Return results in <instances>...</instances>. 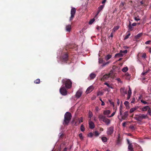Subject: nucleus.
I'll use <instances>...</instances> for the list:
<instances>
[{"label": "nucleus", "instance_id": "37998d69", "mask_svg": "<svg viewBox=\"0 0 151 151\" xmlns=\"http://www.w3.org/2000/svg\"><path fill=\"white\" fill-rule=\"evenodd\" d=\"M117 144L118 145H120L121 144V141L120 139H117Z\"/></svg>", "mask_w": 151, "mask_h": 151}, {"label": "nucleus", "instance_id": "c85d7f7f", "mask_svg": "<svg viewBox=\"0 0 151 151\" xmlns=\"http://www.w3.org/2000/svg\"><path fill=\"white\" fill-rule=\"evenodd\" d=\"M128 70V68L127 67H125L123 68L122 69V71L124 72H126Z\"/></svg>", "mask_w": 151, "mask_h": 151}, {"label": "nucleus", "instance_id": "c9c22d12", "mask_svg": "<svg viewBox=\"0 0 151 151\" xmlns=\"http://www.w3.org/2000/svg\"><path fill=\"white\" fill-rule=\"evenodd\" d=\"M129 128L132 130H134L136 128V127L134 126L131 125L129 127Z\"/></svg>", "mask_w": 151, "mask_h": 151}, {"label": "nucleus", "instance_id": "e433bc0d", "mask_svg": "<svg viewBox=\"0 0 151 151\" xmlns=\"http://www.w3.org/2000/svg\"><path fill=\"white\" fill-rule=\"evenodd\" d=\"M103 95V93L101 91H99L97 93V96H102Z\"/></svg>", "mask_w": 151, "mask_h": 151}, {"label": "nucleus", "instance_id": "c03bdc74", "mask_svg": "<svg viewBox=\"0 0 151 151\" xmlns=\"http://www.w3.org/2000/svg\"><path fill=\"white\" fill-rule=\"evenodd\" d=\"M88 136L89 137H92L93 136V134L92 132H90L88 134Z\"/></svg>", "mask_w": 151, "mask_h": 151}, {"label": "nucleus", "instance_id": "603ef678", "mask_svg": "<svg viewBox=\"0 0 151 151\" xmlns=\"http://www.w3.org/2000/svg\"><path fill=\"white\" fill-rule=\"evenodd\" d=\"M116 80L117 81L119 82H120V83H122V81H121V80L120 78H118L116 79Z\"/></svg>", "mask_w": 151, "mask_h": 151}, {"label": "nucleus", "instance_id": "f704fd0d", "mask_svg": "<svg viewBox=\"0 0 151 151\" xmlns=\"http://www.w3.org/2000/svg\"><path fill=\"white\" fill-rule=\"evenodd\" d=\"M119 28V27L118 26H115L114 27V28L113 29V31L114 32H115Z\"/></svg>", "mask_w": 151, "mask_h": 151}, {"label": "nucleus", "instance_id": "69168bd1", "mask_svg": "<svg viewBox=\"0 0 151 151\" xmlns=\"http://www.w3.org/2000/svg\"><path fill=\"white\" fill-rule=\"evenodd\" d=\"M147 72H143L142 73V75L143 76H145L147 74Z\"/></svg>", "mask_w": 151, "mask_h": 151}, {"label": "nucleus", "instance_id": "412c9836", "mask_svg": "<svg viewBox=\"0 0 151 151\" xmlns=\"http://www.w3.org/2000/svg\"><path fill=\"white\" fill-rule=\"evenodd\" d=\"M123 55L120 52L119 53L116 54L115 55V58L116 57H123Z\"/></svg>", "mask_w": 151, "mask_h": 151}, {"label": "nucleus", "instance_id": "1a4fd4ad", "mask_svg": "<svg viewBox=\"0 0 151 151\" xmlns=\"http://www.w3.org/2000/svg\"><path fill=\"white\" fill-rule=\"evenodd\" d=\"M109 77H111L112 78H114L115 77V73H114V70H112L109 73Z\"/></svg>", "mask_w": 151, "mask_h": 151}, {"label": "nucleus", "instance_id": "49530a36", "mask_svg": "<svg viewBox=\"0 0 151 151\" xmlns=\"http://www.w3.org/2000/svg\"><path fill=\"white\" fill-rule=\"evenodd\" d=\"M79 136L81 139H83V137L82 136V134L81 133L79 134Z\"/></svg>", "mask_w": 151, "mask_h": 151}, {"label": "nucleus", "instance_id": "774afa93", "mask_svg": "<svg viewBox=\"0 0 151 151\" xmlns=\"http://www.w3.org/2000/svg\"><path fill=\"white\" fill-rule=\"evenodd\" d=\"M68 148L67 147H65L64 149L63 150V151H67Z\"/></svg>", "mask_w": 151, "mask_h": 151}, {"label": "nucleus", "instance_id": "bf43d9fd", "mask_svg": "<svg viewBox=\"0 0 151 151\" xmlns=\"http://www.w3.org/2000/svg\"><path fill=\"white\" fill-rule=\"evenodd\" d=\"M113 36H114V33L113 32H112L110 36V37H111V38L112 39V38H113Z\"/></svg>", "mask_w": 151, "mask_h": 151}, {"label": "nucleus", "instance_id": "338daca9", "mask_svg": "<svg viewBox=\"0 0 151 151\" xmlns=\"http://www.w3.org/2000/svg\"><path fill=\"white\" fill-rule=\"evenodd\" d=\"M95 109L96 111H98L99 110V108L98 106L96 107Z\"/></svg>", "mask_w": 151, "mask_h": 151}, {"label": "nucleus", "instance_id": "9d476101", "mask_svg": "<svg viewBox=\"0 0 151 151\" xmlns=\"http://www.w3.org/2000/svg\"><path fill=\"white\" fill-rule=\"evenodd\" d=\"M93 89L94 88L93 86H91L87 88L86 91V93L87 94H88L91 92Z\"/></svg>", "mask_w": 151, "mask_h": 151}, {"label": "nucleus", "instance_id": "79ce46f5", "mask_svg": "<svg viewBox=\"0 0 151 151\" xmlns=\"http://www.w3.org/2000/svg\"><path fill=\"white\" fill-rule=\"evenodd\" d=\"M124 104L126 106H128L129 105V102L127 101H125Z\"/></svg>", "mask_w": 151, "mask_h": 151}, {"label": "nucleus", "instance_id": "2f4dec72", "mask_svg": "<svg viewBox=\"0 0 151 151\" xmlns=\"http://www.w3.org/2000/svg\"><path fill=\"white\" fill-rule=\"evenodd\" d=\"M101 139H102V141L104 142H106L107 141V138L106 137H103L101 138Z\"/></svg>", "mask_w": 151, "mask_h": 151}, {"label": "nucleus", "instance_id": "20e7f679", "mask_svg": "<svg viewBox=\"0 0 151 151\" xmlns=\"http://www.w3.org/2000/svg\"><path fill=\"white\" fill-rule=\"evenodd\" d=\"M99 120L105 123H110V121L108 119L106 118L104 116L102 115H99L98 116Z\"/></svg>", "mask_w": 151, "mask_h": 151}, {"label": "nucleus", "instance_id": "cd10ccee", "mask_svg": "<svg viewBox=\"0 0 151 151\" xmlns=\"http://www.w3.org/2000/svg\"><path fill=\"white\" fill-rule=\"evenodd\" d=\"M89 127L91 129H93L95 127L94 123H89Z\"/></svg>", "mask_w": 151, "mask_h": 151}, {"label": "nucleus", "instance_id": "09e8293b", "mask_svg": "<svg viewBox=\"0 0 151 151\" xmlns=\"http://www.w3.org/2000/svg\"><path fill=\"white\" fill-rule=\"evenodd\" d=\"M94 134L96 136H98L99 135V133L97 131H95Z\"/></svg>", "mask_w": 151, "mask_h": 151}, {"label": "nucleus", "instance_id": "0eeeda50", "mask_svg": "<svg viewBox=\"0 0 151 151\" xmlns=\"http://www.w3.org/2000/svg\"><path fill=\"white\" fill-rule=\"evenodd\" d=\"M60 92L63 95L65 96L67 94L66 90L64 86L60 88Z\"/></svg>", "mask_w": 151, "mask_h": 151}, {"label": "nucleus", "instance_id": "aec40b11", "mask_svg": "<svg viewBox=\"0 0 151 151\" xmlns=\"http://www.w3.org/2000/svg\"><path fill=\"white\" fill-rule=\"evenodd\" d=\"M128 151H133V146L131 144H129L128 146Z\"/></svg>", "mask_w": 151, "mask_h": 151}, {"label": "nucleus", "instance_id": "a19ab883", "mask_svg": "<svg viewBox=\"0 0 151 151\" xmlns=\"http://www.w3.org/2000/svg\"><path fill=\"white\" fill-rule=\"evenodd\" d=\"M130 33H129L127 35H126L125 36V37L124 38V40H126L127 39H128L129 37L130 36Z\"/></svg>", "mask_w": 151, "mask_h": 151}, {"label": "nucleus", "instance_id": "a18cd8bd", "mask_svg": "<svg viewBox=\"0 0 151 151\" xmlns=\"http://www.w3.org/2000/svg\"><path fill=\"white\" fill-rule=\"evenodd\" d=\"M95 19H93L90 20L89 21V24H92L94 21Z\"/></svg>", "mask_w": 151, "mask_h": 151}, {"label": "nucleus", "instance_id": "5fc2aeb1", "mask_svg": "<svg viewBox=\"0 0 151 151\" xmlns=\"http://www.w3.org/2000/svg\"><path fill=\"white\" fill-rule=\"evenodd\" d=\"M141 101L142 103L145 104H148V103L146 102V101H144L142 99L141 100Z\"/></svg>", "mask_w": 151, "mask_h": 151}, {"label": "nucleus", "instance_id": "052dcab7", "mask_svg": "<svg viewBox=\"0 0 151 151\" xmlns=\"http://www.w3.org/2000/svg\"><path fill=\"white\" fill-rule=\"evenodd\" d=\"M134 19L136 21H138L139 20H140V19L139 18L137 17H134Z\"/></svg>", "mask_w": 151, "mask_h": 151}, {"label": "nucleus", "instance_id": "7c9ffc66", "mask_svg": "<svg viewBox=\"0 0 151 151\" xmlns=\"http://www.w3.org/2000/svg\"><path fill=\"white\" fill-rule=\"evenodd\" d=\"M148 108H149L148 106H145L142 108V111H146Z\"/></svg>", "mask_w": 151, "mask_h": 151}, {"label": "nucleus", "instance_id": "864d4df0", "mask_svg": "<svg viewBox=\"0 0 151 151\" xmlns=\"http://www.w3.org/2000/svg\"><path fill=\"white\" fill-rule=\"evenodd\" d=\"M103 61L102 59H99V63H103Z\"/></svg>", "mask_w": 151, "mask_h": 151}, {"label": "nucleus", "instance_id": "4be33fe9", "mask_svg": "<svg viewBox=\"0 0 151 151\" xmlns=\"http://www.w3.org/2000/svg\"><path fill=\"white\" fill-rule=\"evenodd\" d=\"M125 78L127 80H129L130 78V75L128 73H127L125 74Z\"/></svg>", "mask_w": 151, "mask_h": 151}, {"label": "nucleus", "instance_id": "6e6552de", "mask_svg": "<svg viewBox=\"0 0 151 151\" xmlns=\"http://www.w3.org/2000/svg\"><path fill=\"white\" fill-rule=\"evenodd\" d=\"M114 131V127H111L107 129V133L108 135H111L112 134Z\"/></svg>", "mask_w": 151, "mask_h": 151}, {"label": "nucleus", "instance_id": "4c0bfd02", "mask_svg": "<svg viewBox=\"0 0 151 151\" xmlns=\"http://www.w3.org/2000/svg\"><path fill=\"white\" fill-rule=\"evenodd\" d=\"M40 82V80L39 79H37L34 81V83L36 84H39Z\"/></svg>", "mask_w": 151, "mask_h": 151}, {"label": "nucleus", "instance_id": "bb28decb", "mask_svg": "<svg viewBox=\"0 0 151 151\" xmlns=\"http://www.w3.org/2000/svg\"><path fill=\"white\" fill-rule=\"evenodd\" d=\"M120 52V53L122 54L123 56L124 55L127 53V50H121Z\"/></svg>", "mask_w": 151, "mask_h": 151}, {"label": "nucleus", "instance_id": "f8f14e48", "mask_svg": "<svg viewBox=\"0 0 151 151\" xmlns=\"http://www.w3.org/2000/svg\"><path fill=\"white\" fill-rule=\"evenodd\" d=\"M82 94V91L81 90H78L76 94V97L77 98H79L81 96Z\"/></svg>", "mask_w": 151, "mask_h": 151}, {"label": "nucleus", "instance_id": "72a5a7b5", "mask_svg": "<svg viewBox=\"0 0 151 151\" xmlns=\"http://www.w3.org/2000/svg\"><path fill=\"white\" fill-rule=\"evenodd\" d=\"M129 90L128 91V94H129L131 95H132V90L131 88H130V86H129Z\"/></svg>", "mask_w": 151, "mask_h": 151}, {"label": "nucleus", "instance_id": "a878e982", "mask_svg": "<svg viewBox=\"0 0 151 151\" xmlns=\"http://www.w3.org/2000/svg\"><path fill=\"white\" fill-rule=\"evenodd\" d=\"M112 57V55L110 54H108L105 57V59L106 60L109 59Z\"/></svg>", "mask_w": 151, "mask_h": 151}, {"label": "nucleus", "instance_id": "7ed1b4c3", "mask_svg": "<svg viewBox=\"0 0 151 151\" xmlns=\"http://www.w3.org/2000/svg\"><path fill=\"white\" fill-rule=\"evenodd\" d=\"M147 115L144 114H140L137 115L134 117L135 119L139 121H141L143 119H145L147 118Z\"/></svg>", "mask_w": 151, "mask_h": 151}, {"label": "nucleus", "instance_id": "473e14b6", "mask_svg": "<svg viewBox=\"0 0 151 151\" xmlns=\"http://www.w3.org/2000/svg\"><path fill=\"white\" fill-rule=\"evenodd\" d=\"M93 115L92 112L91 111H89L88 114V117L91 119Z\"/></svg>", "mask_w": 151, "mask_h": 151}, {"label": "nucleus", "instance_id": "393cba45", "mask_svg": "<svg viewBox=\"0 0 151 151\" xmlns=\"http://www.w3.org/2000/svg\"><path fill=\"white\" fill-rule=\"evenodd\" d=\"M131 24V22H129V24L128 25V28L129 30L132 31L133 29V28Z\"/></svg>", "mask_w": 151, "mask_h": 151}, {"label": "nucleus", "instance_id": "9b49d317", "mask_svg": "<svg viewBox=\"0 0 151 151\" xmlns=\"http://www.w3.org/2000/svg\"><path fill=\"white\" fill-rule=\"evenodd\" d=\"M109 78V74H106L103 76L101 78V81H104L106 80L107 79Z\"/></svg>", "mask_w": 151, "mask_h": 151}, {"label": "nucleus", "instance_id": "3c124183", "mask_svg": "<svg viewBox=\"0 0 151 151\" xmlns=\"http://www.w3.org/2000/svg\"><path fill=\"white\" fill-rule=\"evenodd\" d=\"M135 101V97H133L132 98V100L131 103H134Z\"/></svg>", "mask_w": 151, "mask_h": 151}, {"label": "nucleus", "instance_id": "c756f323", "mask_svg": "<svg viewBox=\"0 0 151 151\" xmlns=\"http://www.w3.org/2000/svg\"><path fill=\"white\" fill-rule=\"evenodd\" d=\"M78 121V123H81L83 122V119L82 117H81L80 118H78L77 119Z\"/></svg>", "mask_w": 151, "mask_h": 151}, {"label": "nucleus", "instance_id": "e2e57ef3", "mask_svg": "<svg viewBox=\"0 0 151 151\" xmlns=\"http://www.w3.org/2000/svg\"><path fill=\"white\" fill-rule=\"evenodd\" d=\"M150 42L151 41L150 40L148 41L145 42V44H149Z\"/></svg>", "mask_w": 151, "mask_h": 151}, {"label": "nucleus", "instance_id": "b1692460", "mask_svg": "<svg viewBox=\"0 0 151 151\" xmlns=\"http://www.w3.org/2000/svg\"><path fill=\"white\" fill-rule=\"evenodd\" d=\"M142 33H139L135 36V38L136 40L138 39L142 36Z\"/></svg>", "mask_w": 151, "mask_h": 151}, {"label": "nucleus", "instance_id": "58836bf2", "mask_svg": "<svg viewBox=\"0 0 151 151\" xmlns=\"http://www.w3.org/2000/svg\"><path fill=\"white\" fill-rule=\"evenodd\" d=\"M81 130L82 132H83L85 130V128L83 124H82L81 126Z\"/></svg>", "mask_w": 151, "mask_h": 151}, {"label": "nucleus", "instance_id": "f03ea898", "mask_svg": "<svg viewBox=\"0 0 151 151\" xmlns=\"http://www.w3.org/2000/svg\"><path fill=\"white\" fill-rule=\"evenodd\" d=\"M71 118V114L69 112H67L64 115V123H69Z\"/></svg>", "mask_w": 151, "mask_h": 151}, {"label": "nucleus", "instance_id": "de8ad7c7", "mask_svg": "<svg viewBox=\"0 0 151 151\" xmlns=\"http://www.w3.org/2000/svg\"><path fill=\"white\" fill-rule=\"evenodd\" d=\"M119 111H120V115H122V107H121V106H120L119 108Z\"/></svg>", "mask_w": 151, "mask_h": 151}, {"label": "nucleus", "instance_id": "4d7b16f0", "mask_svg": "<svg viewBox=\"0 0 151 151\" xmlns=\"http://www.w3.org/2000/svg\"><path fill=\"white\" fill-rule=\"evenodd\" d=\"M146 57V53H144L142 55V57L144 58H145Z\"/></svg>", "mask_w": 151, "mask_h": 151}, {"label": "nucleus", "instance_id": "423d86ee", "mask_svg": "<svg viewBox=\"0 0 151 151\" xmlns=\"http://www.w3.org/2000/svg\"><path fill=\"white\" fill-rule=\"evenodd\" d=\"M60 58L63 61L65 62L68 61V54L66 52L62 54Z\"/></svg>", "mask_w": 151, "mask_h": 151}, {"label": "nucleus", "instance_id": "ddd939ff", "mask_svg": "<svg viewBox=\"0 0 151 151\" xmlns=\"http://www.w3.org/2000/svg\"><path fill=\"white\" fill-rule=\"evenodd\" d=\"M96 76V75L93 73H91L90 75H89V80H92L93 79H94ZM88 79H89V78H88Z\"/></svg>", "mask_w": 151, "mask_h": 151}, {"label": "nucleus", "instance_id": "dca6fc26", "mask_svg": "<svg viewBox=\"0 0 151 151\" xmlns=\"http://www.w3.org/2000/svg\"><path fill=\"white\" fill-rule=\"evenodd\" d=\"M120 91L121 93H124V94H127V91L125 90V88H121Z\"/></svg>", "mask_w": 151, "mask_h": 151}, {"label": "nucleus", "instance_id": "6ab92c4d", "mask_svg": "<svg viewBox=\"0 0 151 151\" xmlns=\"http://www.w3.org/2000/svg\"><path fill=\"white\" fill-rule=\"evenodd\" d=\"M111 113L110 110H104L103 111V114L105 115H108L109 114Z\"/></svg>", "mask_w": 151, "mask_h": 151}, {"label": "nucleus", "instance_id": "4468645a", "mask_svg": "<svg viewBox=\"0 0 151 151\" xmlns=\"http://www.w3.org/2000/svg\"><path fill=\"white\" fill-rule=\"evenodd\" d=\"M65 29L66 31L70 32L71 29V25L69 24L66 26Z\"/></svg>", "mask_w": 151, "mask_h": 151}, {"label": "nucleus", "instance_id": "6e6d98bb", "mask_svg": "<svg viewBox=\"0 0 151 151\" xmlns=\"http://www.w3.org/2000/svg\"><path fill=\"white\" fill-rule=\"evenodd\" d=\"M131 95H130L127 94V100H129L130 99Z\"/></svg>", "mask_w": 151, "mask_h": 151}, {"label": "nucleus", "instance_id": "5701e85b", "mask_svg": "<svg viewBox=\"0 0 151 151\" xmlns=\"http://www.w3.org/2000/svg\"><path fill=\"white\" fill-rule=\"evenodd\" d=\"M104 84L106 85L108 87L111 88L112 89H113L114 88L112 86V85L111 84H109L107 82H105Z\"/></svg>", "mask_w": 151, "mask_h": 151}, {"label": "nucleus", "instance_id": "0e129e2a", "mask_svg": "<svg viewBox=\"0 0 151 151\" xmlns=\"http://www.w3.org/2000/svg\"><path fill=\"white\" fill-rule=\"evenodd\" d=\"M148 112L149 113V114L151 116V110L150 109L148 111Z\"/></svg>", "mask_w": 151, "mask_h": 151}, {"label": "nucleus", "instance_id": "13d9d810", "mask_svg": "<svg viewBox=\"0 0 151 151\" xmlns=\"http://www.w3.org/2000/svg\"><path fill=\"white\" fill-rule=\"evenodd\" d=\"M63 135V133H60L59 134V136L60 138Z\"/></svg>", "mask_w": 151, "mask_h": 151}, {"label": "nucleus", "instance_id": "ea45409f", "mask_svg": "<svg viewBox=\"0 0 151 151\" xmlns=\"http://www.w3.org/2000/svg\"><path fill=\"white\" fill-rule=\"evenodd\" d=\"M109 63V62H107L105 63V62H104L103 61V63H102L103 64L102 65V66L103 67H104L106 65H108Z\"/></svg>", "mask_w": 151, "mask_h": 151}, {"label": "nucleus", "instance_id": "8fccbe9b", "mask_svg": "<svg viewBox=\"0 0 151 151\" xmlns=\"http://www.w3.org/2000/svg\"><path fill=\"white\" fill-rule=\"evenodd\" d=\"M115 114V112H113L111 114V116H108V117H112Z\"/></svg>", "mask_w": 151, "mask_h": 151}, {"label": "nucleus", "instance_id": "f3484780", "mask_svg": "<svg viewBox=\"0 0 151 151\" xmlns=\"http://www.w3.org/2000/svg\"><path fill=\"white\" fill-rule=\"evenodd\" d=\"M128 115V112L127 111H126L124 113V115L122 116V119H125Z\"/></svg>", "mask_w": 151, "mask_h": 151}, {"label": "nucleus", "instance_id": "680f3d73", "mask_svg": "<svg viewBox=\"0 0 151 151\" xmlns=\"http://www.w3.org/2000/svg\"><path fill=\"white\" fill-rule=\"evenodd\" d=\"M140 2L141 5H144L145 3L144 1H141Z\"/></svg>", "mask_w": 151, "mask_h": 151}, {"label": "nucleus", "instance_id": "a211bd4d", "mask_svg": "<svg viewBox=\"0 0 151 151\" xmlns=\"http://www.w3.org/2000/svg\"><path fill=\"white\" fill-rule=\"evenodd\" d=\"M138 108V107L137 106L136 107H135L133 108L130 109L129 112L130 113H132V112H134L135 111L137 110V109Z\"/></svg>", "mask_w": 151, "mask_h": 151}, {"label": "nucleus", "instance_id": "f257e3e1", "mask_svg": "<svg viewBox=\"0 0 151 151\" xmlns=\"http://www.w3.org/2000/svg\"><path fill=\"white\" fill-rule=\"evenodd\" d=\"M62 82L67 88H70L72 87V82L70 79H64L62 80Z\"/></svg>", "mask_w": 151, "mask_h": 151}, {"label": "nucleus", "instance_id": "39448f33", "mask_svg": "<svg viewBox=\"0 0 151 151\" xmlns=\"http://www.w3.org/2000/svg\"><path fill=\"white\" fill-rule=\"evenodd\" d=\"M76 9L74 7H72L70 11L71 16L70 17L69 20L71 21L74 18L76 12Z\"/></svg>", "mask_w": 151, "mask_h": 151}, {"label": "nucleus", "instance_id": "2eb2a0df", "mask_svg": "<svg viewBox=\"0 0 151 151\" xmlns=\"http://www.w3.org/2000/svg\"><path fill=\"white\" fill-rule=\"evenodd\" d=\"M104 7V5H101L98 7V10L97 12L96 15H97L99 14V13L102 10Z\"/></svg>", "mask_w": 151, "mask_h": 151}]
</instances>
